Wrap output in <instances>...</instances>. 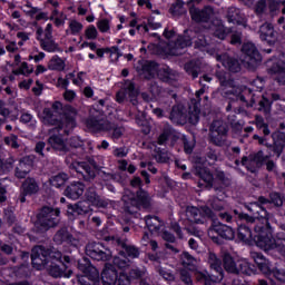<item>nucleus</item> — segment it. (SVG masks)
Listing matches in <instances>:
<instances>
[{
  "instance_id": "nucleus-7",
  "label": "nucleus",
  "mask_w": 285,
  "mask_h": 285,
  "mask_svg": "<svg viewBox=\"0 0 285 285\" xmlns=\"http://www.w3.org/2000/svg\"><path fill=\"white\" fill-rule=\"evenodd\" d=\"M60 213L61 210L59 208L43 207L38 214L36 228H39L40 233H46L49 228H55L59 224Z\"/></svg>"
},
{
  "instance_id": "nucleus-17",
  "label": "nucleus",
  "mask_w": 285,
  "mask_h": 285,
  "mask_svg": "<svg viewBox=\"0 0 285 285\" xmlns=\"http://www.w3.org/2000/svg\"><path fill=\"white\" fill-rule=\"evenodd\" d=\"M128 257L131 259L139 257V249L135 246L124 245L119 256L114 258V266H117V268H128V266H130V259H128Z\"/></svg>"
},
{
  "instance_id": "nucleus-45",
  "label": "nucleus",
  "mask_w": 285,
  "mask_h": 285,
  "mask_svg": "<svg viewBox=\"0 0 285 285\" xmlns=\"http://www.w3.org/2000/svg\"><path fill=\"white\" fill-rule=\"evenodd\" d=\"M51 186H55V188H61V186H65L68 181V175L67 174H58L50 178Z\"/></svg>"
},
{
  "instance_id": "nucleus-15",
  "label": "nucleus",
  "mask_w": 285,
  "mask_h": 285,
  "mask_svg": "<svg viewBox=\"0 0 285 285\" xmlns=\"http://www.w3.org/2000/svg\"><path fill=\"white\" fill-rule=\"evenodd\" d=\"M208 236L215 244H222L219 237L222 239L233 240L235 239V230L230 226L218 223L208 229Z\"/></svg>"
},
{
  "instance_id": "nucleus-4",
  "label": "nucleus",
  "mask_w": 285,
  "mask_h": 285,
  "mask_svg": "<svg viewBox=\"0 0 285 285\" xmlns=\"http://www.w3.org/2000/svg\"><path fill=\"white\" fill-rule=\"evenodd\" d=\"M101 111L95 108L89 110V118L86 120V126L91 132H99L100 130H107L111 134L112 139L117 140L124 135L122 127H114L107 120L101 119Z\"/></svg>"
},
{
  "instance_id": "nucleus-2",
  "label": "nucleus",
  "mask_w": 285,
  "mask_h": 285,
  "mask_svg": "<svg viewBox=\"0 0 285 285\" xmlns=\"http://www.w3.org/2000/svg\"><path fill=\"white\" fill-rule=\"evenodd\" d=\"M52 110L53 111L45 108L43 111L39 114L42 124L57 126L58 130H63V132L68 135V132H70V130L77 126V122L75 121L77 111L72 109L70 114L66 112L60 115L59 110H61V102H53Z\"/></svg>"
},
{
  "instance_id": "nucleus-46",
  "label": "nucleus",
  "mask_w": 285,
  "mask_h": 285,
  "mask_svg": "<svg viewBox=\"0 0 285 285\" xmlns=\"http://www.w3.org/2000/svg\"><path fill=\"white\" fill-rule=\"evenodd\" d=\"M83 30V23L77 21V20H70L69 21V32L70 35H73L77 37V35H80V32Z\"/></svg>"
},
{
  "instance_id": "nucleus-24",
  "label": "nucleus",
  "mask_w": 285,
  "mask_h": 285,
  "mask_svg": "<svg viewBox=\"0 0 285 285\" xmlns=\"http://www.w3.org/2000/svg\"><path fill=\"white\" fill-rule=\"evenodd\" d=\"M267 159L268 156H264V151H258L253 158L244 157L242 165L245 166L249 173H257L259 166L267 161Z\"/></svg>"
},
{
  "instance_id": "nucleus-25",
  "label": "nucleus",
  "mask_w": 285,
  "mask_h": 285,
  "mask_svg": "<svg viewBox=\"0 0 285 285\" xmlns=\"http://www.w3.org/2000/svg\"><path fill=\"white\" fill-rule=\"evenodd\" d=\"M279 1L275 0H259L255 6V12L258 16L266 14L269 10L272 14L279 10Z\"/></svg>"
},
{
  "instance_id": "nucleus-42",
  "label": "nucleus",
  "mask_w": 285,
  "mask_h": 285,
  "mask_svg": "<svg viewBox=\"0 0 285 285\" xmlns=\"http://www.w3.org/2000/svg\"><path fill=\"white\" fill-rule=\"evenodd\" d=\"M180 262L188 271H195V266H197V259L186 252L181 254Z\"/></svg>"
},
{
  "instance_id": "nucleus-12",
  "label": "nucleus",
  "mask_w": 285,
  "mask_h": 285,
  "mask_svg": "<svg viewBox=\"0 0 285 285\" xmlns=\"http://www.w3.org/2000/svg\"><path fill=\"white\" fill-rule=\"evenodd\" d=\"M250 257L254 259L255 264H257L259 271L264 273V275H273L277 282H285V272L282 269H274L271 272V263L264 255L257 253V252H252Z\"/></svg>"
},
{
  "instance_id": "nucleus-28",
  "label": "nucleus",
  "mask_w": 285,
  "mask_h": 285,
  "mask_svg": "<svg viewBox=\"0 0 285 285\" xmlns=\"http://www.w3.org/2000/svg\"><path fill=\"white\" fill-rule=\"evenodd\" d=\"M30 170H32V157L26 156L19 161V165L16 168V177H18V179H23Z\"/></svg>"
},
{
  "instance_id": "nucleus-50",
  "label": "nucleus",
  "mask_w": 285,
  "mask_h": 285,
  "mask_svg": "<svg viewBox=\"0 0 285 285\" xmlns=\"http://www.w3.org/2000/svg\"><path fill=\"white\" fill-rule=\"evenodd\" d=\"M9 116H10V110H8L3 101L0 100V126H3V124L8 121Z\"/></svg>"
},
{
  "instance_id": "nucleus-54",
  "label": "nucleus",
  "mask_w": 285,
  "mask_h": 285,
  "mask_svg": "<svg viewBox=\"0 0 285 285\" xmlns=\"http://www.w3.org/2000/svg\"><path fill=\"white\" fill-rule=\"evenodd\" d=\"M97 28L100 32H108L110 30V20L101 19L97 22Z\"/></svg>"
},
{
  "instance_id": "nucleus-18",
  "label": "nucleus",
  "mask_w": 285,
  "mask_h": 285,
  "mask_svg": "<svg viewBox=\"0 0 285 285\" xmlns=\"http://www.w3.org/2000/svg\"><path fill=\"white\" fill-rule=\"evenodd\" d=\"M86 253L91 259L96 262H108L112 257L110 249H106L101 243H91L87 245Z\"/></svg>"
},
{
  "instance_id": "nucleus-9",
  "label": "nucleus",
  "mask_w": 285,
  "mask_h": 285,
  "mask_svg": "<svg viewBox=\"0 0 285 285\" xmlns=\"http://www.w3.org/2000/svg\"><path fill=\"white\" fill-rule=\"evenodd\" d=\"M208 263L214 273H212L209 276L206 274H200L202 277L199 278V281L203 282L204 285H214L217 284V282H222V279H224V269L222 268V261L217 258V255L209 253Z\"/></svg>"
},
{
  "instance_id": "nucleus-37",
  "label": "nucleus",
  "mask_w": 285,
  "mask_h": 285,
  "mask_svg": "<svg viewBox=\"0 0 285 285\" xmlns=\"http://www.w3.org/2000/svg\"><path fill=\"white\" fill-rule=\"evenodd\" d=\"M71 166L76 173H79L83 177H86V175L95 177V171L90 169V165H88V163H73Z\"/></svg>"
},
{
  "instance_id": "nucleus-52",
  "label": "nucleus",
  "mask_w": 285,
  "mask_h": 285,
  "mask_svg": "<svg viewBox=\"0 0 285 285\" xmlns=\"http://www.w3.org/2000/svg\"><path fill=\"white\" fill-rule=\"evenodd\" d=\"M70 235H68V229L62 228L55 235L53 239L57 242V244H61V242H65V239H68Z\"/></svg>"
},
{
  "instance_id": "nucleus-56",
  "label": "nucleus",
  "mask_w": 285,
  "mask_h": 285,
  "mask_svg": "<svg viewBox=\"0 0 285 285\" xmlns=\"http://www.w3.org/2000/svg\"><path fill=\"white\" fill-rule=\"evenodd\" d=\"M271 99L268 97L263 96V100L259 101V108L258 110H263L264 112H268L271 110Z\"/></svg>"
},
{
  "instance_id": "nucleus-5",
  "label": "nucleus",
  "mask_w": 285,
  "mask_h": 285,
  "mask_svg": "<svg viewBox=\"0 0 285 285\" xmlns=\"http://www.w3.org/2000/svg\"><path fill=\"white\" fill-rule=\"evenodd\" d=\"M191 104H194V106L189 107L188 114H186L184 105L174 106L170 114V120L174 124L180 125L189 122L193 126H196V124H199V105L195 102V100H191Z\"/></svg>"
},
{
  "instance_id": "nucleus-20",
  "label": "nucleus",
  "mask_w": 285,
  "mask_h": 285,
  "mask_svg": "<svg viewBox=\"0 0 285 285\" xmlns=\"http://www.w3.org/2000/svg\"><path fill=\"white\" fill-rule=\"evenodd\" d=\"M226 135H228V126L222 120H216L210 126L212 141L216 146H224L226 141Z\"/></svg>"
},
{
  "instance_id": "nucleus-14",
  "label": "nucleus",
  "mask_w": 285,
  "mask_h": 285,
  "mask_svg": "<svg viewBox=\"0 0 285 285\" xmlns=\"http://www.w3.org/2000/svg\"><path fill=\"white\" fill-rule=\"evenodd\" d=\"M197 3H202V0H189L187 2V6H189V14L193 21H196V23H208V21L213 19V14H215L213 8L205 7L203 10H199L195 8Z\"/></svg>"
},
{
  "instance_id": "nucleus-32",
  "label": "nucleus",
  "mask_w": 285,
  "mask_h": 285,
  "mask_svg": "<svg viewBox=\"0 0 285 285\" xmlns=\"http://www.w3.org/2000/svg\"><path fill=\"white\" fill-rule=\"evenodd\" d=\"M102 285H115L117 283V269L111 265H106L101 274Z\"/></svg>"
},
{
  "instance_id": "nucleus-40",
  "label": "nucleus",
  "mask_w": 285,
  "mask_h": 285,
  "mask_svg": "<svg viewBox=\"0 0 285 285\" xmlns=\"http://www.w3.org/2000/svg\"><path fill=\"white\" fill-rule=\"evenodd\" d=\"M145 224L150 233H159L161 228V222L157 216H148L145 218Z\"/></svg>"
},
{
  "instance_id": "nucleus-6",
  "label": "nucleus",
  "mask_w": 285,
  "mask_h": 285,
  "mask_svg": "<svg viewBox=\"0 0 285 285\" xmlns=\"http://www.w3.org/2000/svg\"><path fill=\"white\" fill-rule=\"evenodd\" d=\"M51 259L59 262L61 259V252L45 249L43 246H36L31 252V262L33 268L41 271L50 264Z\"/></svg>"
},
{
  "instance_id": "nucleus-31",
  "label": "nucleus",
  "mask_w": 285,
  "mask_h": 285,
  "mask_svg": "<svg viewBox=\"0 0 285 285\" xmlns=\"http://www.w3.org/2000/svg\"><path fill=\"white\" fill-rule=\"evenodd\" d=\"M216 59L224 66V68H226L230 72H239V70H242L239 61L228 57V55L226 53L223 56H217Z\"/></svg>"
},
{
  "instance_id": "nucleus-57",
  "label": "nucleus",
  "mask_w": 285,
  "mask_h": 285,
  "mask_svg": "<svg viewBox=\"0 0 285 285\" xmlns=\"http://www.w3.org/2000/svg\"><path fill=\"white\" fill-rule=\"evenodd\" d=\"M17 140L18 138L16 135H10L9 137L4 138V144L11 148H19V142Z\"/></svg>"
},
{
  "instance_id": "nucleus-33",
  "label": "nucleus",
  "mask_w": 285,
  "mask_h": 285,
  "mask_svg": "<svg viewBox=\"0 0 285 285\" xmlns=\"http://www.w3.org/2000/svg\"><path fill=\"white\" fill-rule=\"evenodd\" d=\"M60 265L55 264L51 262V266L48 268L50 275L52 277H70L72 275L71 271H66L67 266L63 263L59 262Z\"/></svg>"
},
{
  "instance_id": "nucleus-21",
  "label": "nucleus",
  "mask_w": 285,
  "mask_h": 285,
  "mask_svg": "<svg viewBox=\"0 0 285 285\" xmlns=\"http://www.w3.org/2000/svg\"><path fill=\"white\" fill-rule=\"evenodd\" d=\"M242 50L245 55V58L242 61L245 66H248V68H255L257 63L262 61V56L253 42L244 43Z\"/></svg>"
},
{
  "instance_id": "nucleus-38",
  "label": "nucleus",
  "mask_w": 285,
  "mask_h": 285,
  "mask_svg": "<svg viewBox=\"0 0 285 285\" xmlns=\"http://www.w3.org/2000/svg\"><path fill=\"white\" fill-rule=\"evenodd\" d=\"M223 263H224V268L227 271V273H239V267H237V263L235 259H233V256L229 254H225L223 256Z\"/></svg>"
},
{
  "instance_id": "nucleus-55",
  "label": "nucleus",
  "mask_w": 285,
  "mask_h": 285,
  "mask_svg": "<svg viewBox=\"0 0 285 285\" xmlns=\"http://www.w3.org/2000/svg\"><path fill=\"white\" fill-rule=\"evenodd\" d=\"M272 137H273V141H274V147H272L274 155H276V157H279V155H282L284 144L279 142V140H275V137H276L275 134Z\"/></svg>"
},
{
  "instance_id": "nucleus-53",
  "label": "nucleus",
  "mask_w": 285,
  "mask_h": 285,
  "mask_svg": "<svg viewBox=\"0 0 285 285\" xmlns=\"http://www.w3.org/2000/svg\"><path fill=\"white\" fill-rule=\"evenodd\" d=\"M33 69L28 67V62H22L20 68L14 71V75H32Z\"/></svg>"
},
{
  "instance_id": "nucleus-41",
  "label": "nucleus",
  "mask_w": 285,
  "mask_h": 285,
  "mask_svg": "<svg viewBox=\"0 0 285 285\" xmlns=\"http://www.w3.org/2000/svg\"><path fill=\"white\" fill-rule=\"evenodd\" d=\"M40 46L46 52H59V45L52 38L41 39Z\"/></svg>"
},
{
  "instance_id": "nucleus-49",
  "label": "nucleus",
  "mask_w": 285,
  "mask_h": 285,
  "mask_svg": "<svg viewBox=\"0 0 285 285\" xmlns=\"http://www.w3.org/2000/svg\"><path fill=\"white\" fill-rule=\"evenodd\" d=\"M170 12L173 14H184L186 9L184 8V1L177 0L170 8Z\"/></svg>"
},
{
  "instance_id": "nucleus-3",
  "label": "nucleus",
  "mask_w": 285,
  "mask_h": 285,
  "mask_svg": "<svg viewBox=\"0 0 285 285\" xmlns=\"http://www.w3.org/2000/svg\"><path fill=\"white\" fill-rule=\"evenodd\" d=\"M85 197L87 200L68 206L67 215L70 219H72V217H77V215H88L92 213L90 205L96 206V208H108V206H112V202L106 198H100L95 191V188H89L86 191Z\"/></svg>"
},
{
  "instance_id": "nucleus-35",
  "label": "nucleus",
  "mask_w": 285,
  "mask_h": 285,
  "mask_svg": "<svg viewBox=\"0 0 285 285\" xmlns=\"http://www.w3.org/2000/svg\"><path fill=\"white\" fill-rule=\"evenodd\" d=\"M78 268L82 271L85 277H87L91 282H98L99 271H97L95 266L90 264H87L86 266H83V264L79 263Z\"/></svg>"
},
{
  "instance_id": "nucleus-39",
  "label": "nucleus",
  "mask_w": 285,
  "mask_h": 285,
  "mask_svg": "<svg viewBox=\"0 0 285 285\" xmlns=\"http://www.w3.org/2000/svg\"><path fill=\"white\" fill-rule=\"evenodd\" d=\"M238 273L243 275H255V266L250 265L245 258L237 262Z\"/></svg>"
},
{
  "instance_id": "nucleus-61",
  "label": "nucleus",
  "mask_w": 285,
  "mask_h": 285,
  "mask_svg": "<svg viewBox=\"0 0 285 285\" xmlns=\"http://www.w3.org/2000/svg\"><path fill=\"white\" fill-rule=\"evenodd\" d=\"M156 161H158L159 164H166V161H168V154L161 153V151H157L154 155Z\"/></svg>"
},
{
  "instance_id": "nucleus-8",
  "label": "nucleus",
  "mask_w": 285,
  "mask_h": 285,
  "mask_svg": "<svg viewBox=\"0 0 285 285\" xmlns=\"http://www.w3.org/2000/svg\"><path fill=\"white\" fill-rule=\"evenodd\" d=\"M124 208L127 213H135L134 208H139L142 206L144 208H148L150 206V197L148 193L140 190L137 193V199H135V194L130 193V190H126L122 196Z\"/></svg>"
},
{
  "instance_id": "nucleus-19",
  "label": "nucleus",
  "mask_w": 285,
  "mask_h": 285,
  "mask_svg": "<svg viewBox=\"0 0 285 285\" xmlns=\"http://www.w3.org/2000/svg\"><path fill=\"white\" fill-rule=\"evenodd\" d=\"M266 204H271V202L264 197H259L258 203H250L246 206V208L249 210V213H253L254 219H262L265 224H268L271 214H268L264 207Z\"/></svg>"
},
{
  "instance_id": "nucleus-64",
  "label": "nucleus",
  "mask_w": 285,
  "mask_h": 285,
  "mask_svg": "<svg viewBox=\"0 0 285 285\" xmlns=\"http://www.w3.org/2000/svg\"><path fill=\"white\" fill-rule=\"evenodd\" d=\"M253 89L252 90H262L264 88V80L262 78H256L252 82Z\"/></svg>"
},
{
  "instance_id": "nucleus-1",
  "label": "nucleus",
  "mask_w": 285,
  "mask_h": 285,
  "mask_svg": "<svg viewBox=\"0 0 285 285\" xmlns=\"http://www.w3.org/2000/svg\"><path fill=\"white\" fill-rule=\"evenodd\" d=\"M165 39H168L169 42L163 50L165 55H171L174 57H177L184 52V48H188V46H193V39L197 37L196 40H194L195 48H206L208 46V40L206 39V31L203 32H195L191 30H186L184 32V36H175L174 30L165 29L164 31Z\"/></svg>"
},
{
  "instance_id": "nucleus-13",
  "label": "nucleus",
  "mask_w": 285,
  "mask_h": 285,
  "mask_svg": "<svg viewBox=\"0 0 285 285\" xmlns=\"http://www.w3.org/2000/svg\"><path fill=\"white\" fill-rule=\"evenodd\" d=\"M208 32H210L212 35L217 37V39H226L227 35H229V32H232L230 43L235 45V43L242 42V32L234 31L232 29H226V27H224V23H222L220 20H215L210 24Z\"/></svg>"
},
{
  "instance_id": "nucleus-34",
  "label": "nucleus",
  "mask_w": 285,
  "mask_h": 285,
  "mask_svg": "<svg viewBox=\"0 0 285 285\" xmlns=\"http://www.w3.org/2000/svg\"><path fill=\"white\" fill-rule=\"evenodd\" d=\"M227 21L229 23H237L238 26H246L244 21V14H242V10L235 7H230L227 11Z\"/></svg>"
},
{
  "instance_id": "nucleus-36",
  "label": "nucleus",
  "mask_w": 285,
  "mask_h": 285,
  "mask_svg": "<svg viewBox=\"0 0 285 285\" xmlns=\"http://www.w3.org/2000/svg\"><path fill=\"white\" fill-rule=\"evenodd\" d=\"M23 195H37L39 193V184L35 178H27L22 184Z\"/></svg>"
},
{
  "instance_id": "nucleus-29",
  "label": "nucleus",
  "mask_w": 285,
  "mask_h": 285,
  "mask_svg": "<svg viewBox=\"0 0 285 285\" xmlns=\"http://www.w3.org/2000/svg\"><path fill=\"white\" fill-rule=\"evenodd\" d=\"M85 186L79 181L71 183L65 190L66 197L69 199H79L83 195Z\"/></svg>"
},
{
  "instance_id": "nucleus-11",
  "label": "nucleus",
  "mask_w": 285,
  "mask_h": 285,
  "mask_svg": "<svg viewBox=\"0 0 285 285\" xmlns=\"http://www.w3.org/2000/svg\"><path fill=\"white\" fill-rule=\"evenodd\" d=\"M141 75L145 77V79H153L154 77H159V79L163 81L173 79V73H170L169 68H159V65L153 61H146L142 65Z\"/></svg>"
},
{
  "instance_id": "nucleus-60",
  "label": "nucleus",
  "mask_w": 285,
  "mask_h": 285,
  "mask_svg": "<svg viewBox=\"0 0 285 285\" xmlns=\"http://www.w3.org/2000/svg\"><path fill=\"white\" fill-rule=\"evenodd\" d=\"M159 274L161 275V277H164V279H166L167 282H175V275H173V273H170V271H167L165 268H160L159 269Z\"/></svg>"
},
{
  "instance_id": "nucleus-10",
  "label": "nucleus",
  "mask_w": 285,
  "mask_h": 285,
  "mask_svg": "<svg viewBox=\"0 0 285 285\" xmlns=\"http://www.w3.org/2000/svg\"><path fill=\"white\" fill-rule=\"evenodd\" d=\"M217 78L220 83V92L227 99H240V101H246V98L242 96V90L238 87H235L233 80H230V75L228 73H217Z\"/></svg>"
},
{
  "instance_id": "nucleus-51",
  "label": "nucleus",
  "mask_w": 285,
  "mask_h": 285,
  "mask_svg": "<svg viewBox=\"0 0 285 285\" xmlns=\"http://www.w3.org/2000/svg\"><path fill=\"white\" fill-rule=\"evenodd\" d=\"M169 137H173V130L168 126L158 138L159 146H164Z\"/></svg>"
},
{
  "instance_id": "nucleus-58",
  "label": "nucleus",
  "mask_w": 285,
  "mask_h": 285,
  "mask_svg": "<svg viewBox=\"0 0 285 285\" xmlns=\"http://www.w3.org/2000/svg\"><path fill=\"white\" fill-rule=\"evenodd\" d=\"M57 14H58V11L53 10L52 16H51V21H53V23L59 28V27L63 26V23H66V21L63 20V17H59Z\"/></svg>"
},
{
  "instance_id": "nucleus-22",
  "label": "nucleus",
  "mask_w": 285,
  "mask_h": 285,
  "mask_svg": "<svg viewBox=\"0 0 285 285\" xmlns=\"http://www.w3.org/2000/svg\"><path fill=\"white\" fill-rule=\"evenodd\" d=\"M186 216L189 222H194L195 224H204V219L206 217H213V210H210L207 206L198 209L197 207H187Z\"/></svg>"
},
{
  "instance_id": "nucleus-16",
  "label": "nucleus",
  "mask_w": 285,
  "mask_h": 285,
  "mask_svg": "<svg viewBox=\"0 0 285 285\" xmlns=\"http://www.w3.org/2000/svg\"><path fill=\"white\" fill-rule=\"evenodd\" d=\"M271 75H276L278 83L285 86V53H279L267 62Z\"/></svg>"
},
{
  "instance_id": "nucleus-47",
  "label": "nucleus",
  "mask_w": 285,
  "mask_h": 285,
  "mask_svg": "<svg viewBox=\"0 0 285 285\" xmlns=\"http://www.w3.org/2000/svg\"><path fill=\"white\" fill-rule=\"evenodd\" d=\"M97 37H99V31H97V27H95L94 24H89L85 29V39H88L89 41H95Z\"/></svg>"
},
{
  "instance_id": "nucleus-44",
  "label": "nucleus",
  "mask_w": 285,
  "mask_h": 285,
  "mask_svg": "<svg viewBox=\"0 0 285 285\" xmlns=\"http://www.w3.org/2000/svg\"><path fill=\"white\" fill-rule=\"evenodd\" d=\"M196 173L199 175L200 179L207 184V186H213V174H210L208 169L197 166Z\"/></svg>"
},
{
  "instance_id": "nucleus-30",
  "label": "nucleus",
  "mask_w": 285,
  "mask_h": 285,
  "mask_svg": "<svg viewBox=\"0 0 285 285\" xmlns=\"http://www.w3.org/2000/svg\"><path fill=\"white\" fill-rule=\"evenodd\" d=\"M48 141L51 148L58 153H68V150H70V145H68V142H66L59 135H51Z\"/></svg>"
},
{
  "instance_id": "nucleus-63",
  "label": "nucleus",
  "mask_w": 285,
  "mask_h": 285,
  "mask_svg": "<svg viewBox=\"0 0 285 285\" xmlns=\"http://www.w3.org/2000/svg\"><path fill=\"white\" fill-rule=\"evenodd\" d=\"M118 285H130V278L128 274L121 272L118 278Z\"/></svg>"
},
{
  "instance_id": "nucleus-48",
  "label": "nucleus",
  "mask_w": 285,
  "mask_h": 285,
  "mask_svg": "<svg viewBox=\"0 0 285 285\" xmlns=\"http://www.w3.org/2000/svg\"><path fill=\"white\" fill-rule=\"evenodd\" d=\"M105 52L107 55H109V59L110 61H112L114 63L116 61H119V57H121V52L119 51V48L118 47H110V48H107L105 49Z\"/></svg>"
},
{
  "instance_id": "nucleus-26",
  "label": "nucleus",
  "mask_w": 285,
  "mask_h": 285,
  "mask_svg": "<svg viewBox=\"0 0 285 285\" xmlns=\"http://www.w3.org/2000/svg\"><path fill=\"white\" fill-rule=\"evenodd\" d=\"M20 10H22L27 17H31V19L36 21H48V13L42 12V10L37 7H32L30 2L22 4Z\"/></svg>"
},
{
  "instance_id": "nucleus-62",
  "label": "nucleus",
  "mask_w": 285,
  "mask_h": 285,
  "mask_svg": "<svg viewBox=\"0 0 285 285\" xmlns=\"http://www.w3.org/2000/svg\"><path fill=\"white\" fill-rule=\"evenodd\" d=\"M180 279L185 282L187 285H193V279H190V273L188 271H180Z\"/></svg>"
},
{
  "instance_id": "nucleus-43",
  "label": "nucleus",
  "mask_w": 285,
  "mask_h": 285,
  "mask_svg": "<svg viewBox=\"0 0 285 285\" xmlns=\"http://www.w3.org/2000/svg\"><path fill=\"white\" fill-rule=\"evenodd\" d=\"M48 68L49 70H57L58 72H61V70L66 69V62L58 56H53L48 63Z\"/></svg>"
},
{
  "instance_id": "nucleus-23",
  "label": "nucleus",
  "mask_w": 285,
  "mask_h": 285,
  "mask_svg": "<svg viewBox=\"0 0 285 285\" xmlns=\"http://www.w3.org/2000/svg\"><path fill=\"white\" fill-rule=\"evenodd\" d=\"M128 98L134 105L137 101V90H135V85L130 80L125 81L124 89L117 92L116 100L118 104H122Z\"/></svg>"
},
{
  "instance_id": "nucleus-59",
  "label": "nucleus",
  "mask_w": 285,
  "mask_h": 285,
  "mask_svg": "<svg viewBox=\"0 0 285 285\" xmlns=\"http://www.w3.org/2000/svg\"><path fill=\"white\" fill-rule=\"evenodd\" d=\"M271 204H274V206H282L284 204V200L282 199V196L277 193H273L269 196Z\"/></svg>"
},
{
  "instance_id": "nucleus-27",
  "label": "nucleus",
  "mask_w": 285,
  "mask_h": 285,
  "mask_svg": "<svg viewBox=\"0 0 285 285\" xmlns=\"http://www.w3.org/2000/svg\"><path fill=\"white\" fill-rule=\"evenodd\" d=\"M259 39L266 41L267 43H275L277 41V32L272 23L265 22L259 27Z\"/></svg>"
}]
</instances>
